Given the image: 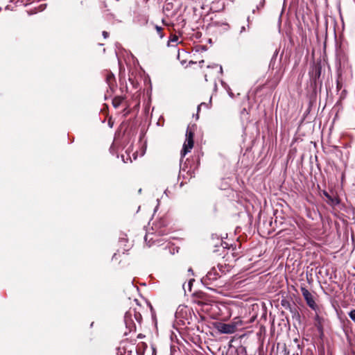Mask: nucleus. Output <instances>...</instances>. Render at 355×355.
I'll return each mask as SVG.
<instances>
[{
  "label": "nucleus",
  "instance_id": "obj_17",
  "mask_svg": "<svg viewBox=\"0 0 355 355\" xmlns=\"http://www.w3.org/2000/svg\"><path fill=\"white\" fill-rule=\"evenodd\" d=\"M235 321L239 322V321H241V320H239V319H236Z\"/></svg>",
  "mask_w": 355,
  "mask_h": 355
},
{
  "label": "nucleus",
  "instance_id": "obj_6",
  "mask_svg": "<svg viewBox=\"0 0 355 355\" xmlns=\"http://www.w3.org/2000/svg\"><path fill=\"white\" fill-rule=\"evenodd\" d=\"M123 101V98L121 97V96H116L115 97L113 101H112V104H113V106L115 107V108H117L120 106V105L121 104L122 101Z\"/></svg>",
  "mask_w": 355,
  "mask_h": 355
},
{
  "label": "nucleus",
  "instance_id": "obj_15",
  "mask_svg": "<svg viewBox=\"0 0 355 355\" xmlns=\"http://www.w3.org/2000/svg\"><path fill=\"white\" fill-rule=\"evenodd\" d=\"M337 88L338 89L340 88V83L338 82L337 83Z\"/></svg>",
  "mask_w": 355,
  "mask_h": 355
},
{
  "label": "nucleus",
  "instance_id": "obj_2",
  "mask_svg": "<svg viewBox=\"0 0 355 355\" xmlns=\"http://www.w3.org/2000/svg\"><path fill=\"white\" fill-rule=\"evenodd\" d=\"M193 130L190 126H188L186 132V139L183 144V148L181 151L182 157H184L193 147Z\"/></svg>",
  "mask_w": 355,
  "mask_h": 355
},
{
  "label": "nucleus",
  "instance_id": "obj_14",
  "mask_svg": "<svg viewBox=\"0 0 355 355\" xmlns=\"http://www.w3.org/2000/svg\"><path fill=\"white\" fill-rule=\"evenodd\" d=\"M202 105H206V104H205V103H201V104L198 106V110H200V106H202Z\"/></svg>",
  "mask_w": 355,
  "mask_h": 355
},
{
  "label": "nucleus",
  "instance_id": "obj_13",
  "mask_svg": "<svg viewBox=\"0 0 355 355\" xmlns=\"http://www.w3.org/2000/svg\"><path fill=\"white\" fill-rule=\"evenodd\" d=\"M194 281V279H191L189 282V286L191 287V284H192V282Z\"/></svg>",
  "mask_w": 355,
  "mask_h": 355
},
{
  "label": "nucleus",
  "instance_id": "obj_1",
  "mask_svg": "<svg viewBox=\"0 0 355 355\" xmlns=\"http://www.w3.org/2000/svg\"><path fill=\"white\" fill-rule=\"evenodd\" d=\"M223 266L218 264L216 267H213L202 279V282L206 284H210L213 282L217 280L221 277L222 274H224Z\"/></svg>",
  "mask_w": 355,
  "mask_h": 355
},
{
  "label": "nucleus",
  "instance_id": "obj_10",
  "mask_svg": "<svg viewBox=\"0 0 355 355\" xmlns=\"http://www.w3.org/2000/svg\"><path fill=\"white\" fill-rule=\"evenodd\" d=\"M178 40V37L175 35H172L171 37L170 38L168 42V46H170V43L171 42H177Z\"/></svg>",
  "mask_w": 355,
  "mask_h": 355
},
{
  "label": "nucleus",
  "instance_id": "obj_16",
  "mask_svg": "<svg viewBox=\"0 0 355 355\" xmlns=\"http://www.w3.org/2000/svg\"><path fill=\"white\" fill-rule=\"evenodd\" d=\"M222 71H223L222 67L220 66V71L222 72Z\"/></svg>",
  "mask_w": 355,
  "mask_h": 355
},
{
  "label": "nucleus",
  "instance_id": "obj_11",
  "mask_svg": "<svg viewBox=\"0 0 355 355\" xmlns=\"http://www.w3.org/2000/svg\"><path fill=\"white\" fill-rule=\"evenodd\" d=\"M103 35L104 38H107L108 37L109 34H108L107 32L103 31Z\"/></svg>",
  "mask_w": 355,
  "mask_h": 355
},
{
  "label": "nucleus",
  "instance_id": "obj_9",
  "mask_svg": "<svg viewBox=\"0 0 355 355\" xmlns=\"http://www.w3.org/2000/svg\"><path fill=\"white\" fill-rule=\"evenodd\" d=\"M132 316L134 315L135 320H137V322H138L139 323L141 322V315L140 313H137L135 310H132Z\"/></svg>",
  "mask_w": 355,
  "mask_h": 355
},
{
  "label": "nucleus",
  "instance_id": "obj_3",
  "mask_svg": "<svg viewBox=\"0 0 355 355\" xmlns=\"http://www.w3.org/2000/svg\"><path fill=\"white\" fill-rule=\"evenodd\" d=\"M301 292L308 306L311 309L315 311L318 308V306L314 300L313 295L304 287L301 288Z\"/></svg>",
  "mask_w": 355,
  "mask_h": 355
},
{
  "label": "nucleus",
  "instance_id": "obj_7",
  "mask_svg": "<svg viewBox=\"0 0 355 355\" xmlns=\"http://www.w3.org/2000/svg\"><path fill=\"white\" fill-rule=\"evenodd\" d=\"M314 78L316 79L320 77L321 73V67L317 65L314 67Z\"/></svg>",
  "mask_w": 355,
  "mask_h": 355
},
{
  "label": "nucleus",
  "instance_id": "obj_5",
  "mask_svg": "<svg viewBox=\"0 0 355 355\" xmlns=\"http://www.w3.org/2000/svg\"><path fill=\"white\" fill-rule=\"evenodd\" d=\"M125 324L130 331L135 330L136 325L132 318V311H128L125 315Z\"/></svg>",
  "mask_w": 355,
  "mask_h": 355
},
{
  "label": "nucleus",
  "instance_id": "obj_8",
  "mask_svg": "<svg viewBox=\"0 0 355 355\" xmlns=\"http://www.w3.org/2000/svg\"><path fill=\"white\" fill-rule=\"evenodd\" d=\"M155 28L159 35V37L162 39L164 37V35L163 33V28L161 26H159L157 25L155 26Z\"/></svg>",
  "mask_w": 355,
  "mask_h": 355
},
{
  "label": "nucleus",
  "instance_id": "obj_12",
  "mask_svg": "<svg viewBox=\"0 0 355 355\" xmlns=\"http://www.w3.org/2000/svg\"><path fill=\"white\" fill-rule=\"evenodd\" d=\"M245 31V27L244 26H243L241 28V31H240V33H242L243 32Z\"/></svg>",
  "mask_w": 355,
  "mask_h": 355
},
{
  "label": "nucleus",
  "instance_id": "obj_4",
  "mask_svg": "<svg viewBox=\"0 0 355 355\" xmlns=\"http://www.w3.org/2000/svg\"><path fill=\"white\" fill-rule=\"evenodd\" d=\"M218 330L222 334H233L236 330V325L235 323L225 324L220 323L217 326Z\"/></svg>",
  "mask_w": 355,
  "mask_h": 355
}]
</instances>
